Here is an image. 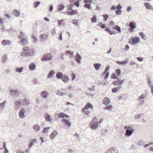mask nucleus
I'll list each match as a JSON object with an SVG mask.
<instances>
[{"instance_id":"864d4df0","label":"nucleus","mask_w":153,"mask_h":153,"mask_svg":"<svg viewBox=\"0 0 153 153\" xmlns=\"http://www.w3.org/2000/svg\"><path fill=\"white\" fill-rule=\"evenodd\" d=\"M144 143V142L142 140H139L138 143V144L139 145H143Z\"/></svg>"},{"instance_id":"69168bd1","label":"nucleus","mask_w":153,"mask_h":153,"mask_svg":"<svg viewBox=\"0 0 153 153\" xmlns=\"http://www.w3.org/2000/svg\"><path fill=\"white\" fill-rule=\"evenodd\" d=\"M72 23L74 24L75 25H78V21L76 20H73L72 21Z\"/></svg>"},{"instance_id":"39448f33","label":"nucleus","mask_w":153,"mask_h":153,"mask_svg":"<svg viewBox=\"0 0 153 153\" xmlns=\"http://www.w3.org/2000/svg\"><path fill=\"white\" fill-rule=\"evenodd\" d=\"M27 37L22 38L19 41V43L22 45H27L28 44Z\"/></svg>"},{"instance_id":"c756f323","label":"nucleus","mask_w":153,"mask_h":153,"mask_svg":"<svg viewBox=\"0 0 153 153\" xmlns=\"http://www.w3.org/2000/svg\"><path fill=\"white\" fill-rule=\"evenodd\" d=\"M45 117L47 121H50L51 120V116L48 114H45Z\"/></svg>"},{"instance_id":"4468645a","label":"nucleus","mask_w":153,"mask_h":153,"mask_svg":"<svg viewBox=\"0 0 153 153\" xmlns=\"http://www.w3.org/2000/svg\"><path fill=\"white\" fill-rule=\"evenodd\" d=\"M129 61V59L128 58L126 59L124 61L122 62H120L119 61H117V64H121L122 65H125L127 64Z\"/></svg>"},{"instance_id":"2eb2a0df","label":"nucleus","mask_w":153,"mask_h":153,"mask_svg":"<svg viewBox=\"0 0 153 153\" xmlns=\"http://www.w3.org/2000/svg\"><path fill=\"white\" fill-rule=\"evenodd\" d=\"M117 79L118 80L117 81H115L113 82V84L115 86H116L118 85H122V83H121V82L120 81V79Z\"/></svg>"},{"instance_id":"bf43d9fd","label":"nucleus","mask_w":153,"mask_h":153,"mask_svg":"<svg viewBox=\"0 0 153 153\" xmlns=\"http://www.w3.org/2000/svg\"><path fill=\"white\" fill-rule=\"evenodd\" d=\"M58 24L59 25H62V24L64 22V20L62 19L60 20H58Z\"/></svg>"},{"instance_id":"7c9ffc66","label":"nucleus","mask_w":153,"mask_h":153,"mask_svg":"<svg viewBox=\"0 0 153 153\" xmlns=\"http://www.w3.org/2000/svg\"><path fill=\"white\" fill-rule=\"evenodd\" d=\"M62 121L65 123V125H67V126L69 127L71 126V123L65 119H63Z\"/></svg>"},{"instance_id":"774afa93","label":"nucleus","mask_w":153,"mask_h":153,"mask_svg":"<svg viewBox=\"0 0 153 153\" xmlns=\"http://www.w3.org/2000/svg\"><path fill=\"white\" fill-rule=\"evenodd\" d=\"M112 92L113 93H115L118 91L117 89L116 88H114L112 89Z\"/></svg>"},{"instance_id":"ddd939ff","label":"nucleus","mask_w":153,"mask_h":153,"mask_svg":"<svg viewBox=\"0 0 153 153\" xmlns=\"http://www.w3.org/2000/svg\"><path fill=\"white\" fill-rule=\"evenodd\" d=\"M110 99L109 98L105 97L103 100L102 101V103L105 105H108L110 102Z\"/></svg>"},{"instance_id":"e2e57ef3","label":"nucleus","mask_w":153,"mask_h":153,"mask_svg":"<svg viewBox=\"0 0 153 153\" xmlns=\"http://www.w3.org/2000/svg\"><path fill=\"white\" fill-rule=\"evenodd\" d=\"M95 86L94 85H93L92 86L91 88H89V89L91 91H95Z\"/></svg>"},{"instance_id":"412c9836","label":"nucleus","mask_w":153,"mask_h":153,"mask_svg":"<svg viewBox=\"0 0 153 153\" xmlns=\"http://www.w3.org/2000/svg\"><path fill=\"white\" fill-rule=\"evenodd\" d=\"M115 147H111L105 153H115Z\"/></svg>"},{"instance_id":"a19ab883","label":"nucleus","mask_w":153,"mask_h":153,"mask_svg":"<svg viewBox=\"0 0 153 153\" xmlns=\"http://www.w3.org/2000/svg\"><path fill=\"white\" fill-rule=\"evenodd\" d=\"M6 101L5 100L3 102L0 104V107L3 108L5 106V105L6 103Z\"/></svg>"},{"instance_id":"9d476101","label":"nucleus","mask_w":153,"mask_h":153,"mask_svg":"<svg viewBox=\"0 0 153 153\" xmlns=\"http://www.w3.org/2000/svg\"><path fill=\"white\" fill-rule=\"evenodd\" d=\"M49 33L48 32L46 33H44L42 34L40 36V39H43L44 40H46L48 39V36Z\"/></svg>"},{"instance_id":"4be33fe9","label":"nucleus","mask_w":153,"mask_h":153,"mask_svg":"<svg viewBox=\"0 0 153 153\" xmlns=\"http://www.w3.org/2000/svg\"><path fill=\"white\" fill-rule=\"evenodd\" d=\"M77 13L76 10H72L70 11L67 12V15H74Z\"/></svg>"},{"instance_id":"7ed1b4c3","label":"nucleus","mask_w":153,"mask_h":153,"mask_svg":"<svg viewBox=\"0 0 153 153\" xmlns=\"http://www.w3.org/2000/svg\"><path fill=\"white\" fill-rule=\"evenodd\" d=\"M52 58V56L51 53H48L45 54L44 55L42 58H41L42 61H47L51 60Z\"/></svg>"},{"instance_id":"f8f14e48","label":"nucleus","mask_w":153,"mask_h":153,"mask_svg":"<svg viewBox=\"0 0 153 153\" xmlns=\"http://www.w3.org/2000/svg\"><path fill=\"white\" fill-rule=\"evenodd\" d=\"M34 51L33 49H30L27 52V56H33L34 53Z\"/></svg>"},{"instance_id":"5fc2aeb1","label":"nucleus","mask_w":153,"mask_h":153,"mask_svg":"<svg viewBox=\"0 0 153 153\" xmlns=\"http://www.w3.org/2000/svg\"><path fill=\"white\" fill-rule=\"evenodd\" d=\"M24 102H25V105H29L30 104V102L28 100L26 99H24Z\"/></svg>"},{"instance_id":"393cba45","label":"nucleus","mask_w":153,"mask_h":153,"mask_svg":"<svg viewBox=\"0 0 153 153\" xmlns=\"http://www.w3.org/2000/svg\"><path fill=\"white\" fill-rule=\"evenodd\" d=\"M101 65L100 63H95L94 64V66L97 71L99 70L100 67Z\"/></svg>"},{"instance_id":"f704fd0d","label":"nucleus","mask_w":153,"mask_h":153,"mask_svg":"<svg viewBox=\"0 0 153 153\" xmlns=\"http://www.w3.org/2000/svg\"><path fill=\"white\" fill-rule=\"evenodd\" d=\"M147 94H143L139 97L138 100H140L146 97Z\"/></svg>"},{"instance_id":"79ce46f5","label":"nucleus","mask_w":153,"mask_h":153,"mask_svg":"<svg viewBox=\"0 0 153 153\" xmlns=\"http://www.w3.org/2000/svg\"><path fill=\"white\" fill-rule=\"evenodd\" d=\"M85 4L84 5V7L85 8H88L89 9H90L91 8V4L89 3Z\"/></svg>"},{"instance_id":"c9c22d12","label":"nucleus","mask_w":153,"mask_h":153,"mask_svg":"<svg viewBox=\"0 0 153 153\" xmlns=\"http://www.w3.org/2000/svg\"><path fill=\"white\" fill-rule=\"evenodd\" d=\"M27 37V36H25V33H24L23 32L21 31L19 35V38L21 39L22 38Z\"/></svg>"},{"instance_id":"8fccbe9b","label":"nucleus","mask_w":153,"mask_h":153,"mask_svg":"<svg viewBox=\"0 0 153 153\" xmlns=\"http://www.w3.org/2000/svg\"><path fill=\"white\" fill-rule=\"evenodd\" d=\"M102 16L104 17V19L105 21H106L107 19L109 18L107 14H104L102 15Z\"/></svg>"},{"instance_id":"c85d7f7f","label":"nucleus","mask_w":153,"mask_h":153,"mask_svg":"<svg viewBox=\"0 0 153 153\" xmlns=\"http://www.w3.org/2000/svg\"><path fill=\"white\" fill-rule=\"evenodd\" d=\"M34 130L36 131H39L40 129V127L38 124H36L33 126Z\"/></svg>"},{"instance_id":"b1692460","label":"nucleus","mask_w":153,"mask_h":153,"mask_svg":"<svg viewBox=\"0 0 153 153\" xmlns=\"http://www.w3.org/2000/svg\"><path fill=\"white\" fill-rule=\"evenodd\" d=\"M63 74L61 72H58L56 74V76L57 78L58 79H62V77H63Z\"/></svg>"},{"instance_id":"0eeeda50","label":"nucleus","mask_w":153,"mask_h":153,"mask_svg":"<svg viewBox=\"0 0 153 153\" xmlns=\"http://www.w3.org/2000/svg\"><path fill=\"white\" fill-rule=\"evenodd\" d=\"M26 113V111L24 109H21L19 112V115L20 118L21 119H23L25 117V114Z\"/></svg>"},{"instance_id":"58836bf2","label":"nucleus","mask_w":153,"mask_h":153,"mask_svg":"<svg viewBox=\"0 0 153 153\" xmlns=\"http://www.w3.org/2000/svg\"><path fill=\"white\" fill-rule=\"evenodd\" d=\"M23 69V67H22L20 68H19L18 67H17L16 69V72H19V73H20L22 72Z\"/></svg>"},{"instance_id":"338daca9","label":"nucleus","mask_w":153,"mask_h":153,"mask_svg":"<svg viewBox=\"0 0 153 153\" xmlns=\"http://www.w3.org/2000/svg\"><path fill=\"white\" fill-rule=\"evenodd\" d=\"M21 56H27V52H26L25 51H24V52H22L21 53Z\"/></svg>"},{"instance_id":"dca6fc26","label":"nucleus","mask_w":153,"mask_h":153,"mask_svg":"<svg viewBox=\"0 0 153 153\" xmlns=\"http://www.w3.org/2000/svg\"><path fill=\"white\" fill-rule=\"evenodd\" d=\"M48 93L46 91H44L41 93V96L44 99H46L48 96Z\"/></svg>"},{"instance_id":"cd10ccee","label":"nucleus","mask_w":153,"mask_h":153,"mask_svg":"<svg viewBox=\"0 0 153 153\" xmlns=\"http://www.w3.org/2000/svg\"><path fill=\"white\" fill-rule=\"evenodd\" d=\"M7 55H4L2 58V62L3 63H4L7 61Z\"/></svg>"},{"instance_id":"49530a36","label":"nucleus","mask_w":153,"mask_h":153,"mask_svg":"<svg viewBox=\"0 0 153 153\" xmlns=\"http://www.w3.org/2000/svg\"><path fill=\"white\" fill-rule=\"evenodd\" d=\"M116 75L119 76L121 73V71L120 69H117L116 70Z\"/></svg>"},{"instance_id":"13d9d810","label":"nucleus","mask_w":153,"mask_h":153,"mask_svg":"<svg viewBox=\"0 0 153 153\" xmlns=\"http://www.w3.org/2000/svg\"><path fill=\"white\" fill-rule=\"evenodd\" d=\"M19 105H25V102H24V99L23 100L18 101Z\"/></svg>"},{"instance_id":"a18cd8bd","label":"nucleus","mask_w":153,"mask_h":153,"mask_svg":"<svg viewBox=\"0 0 153 153\" xmlns=\"http://www.w3.org/2000/svg\"><path fill=\"white\" fill-rule=\"evenodd\" d=\"M40 2L39 1H37L34 2V4L35 7H37L40 4Z\"/></svg>"},{"instance_id":"4d7b16f0","label":"nucleus","mask_w":153,"mask_h":153,"mask_svg":"<svg viewBox=\"0 0 153 153\" xmlns=\"http://www.w3.org/2000/svg\"><path fill=\"white\" fill-rule=\"evenodd\" d=\"M30 49L27 47H25L23 49V50L26 52H27Z\"/></svg>"},{"instance_id":"f257e3e1","label":"nucleus","mask_w":153,"mask_h":153,"mask_svg":"<svg viewBox=\"0 0 153 153\" xmlns=\"http://www.w3.org/2000/svg\"><path fill=\"white\" fill-rule=\"evenodd\" d=\"M124 128L126 130L125 135L126 136L129 137L131 136L134 131V130L132 127L128 126H125Z\"/></svg>"},{"instance_id":"052dcab7","label":"nucleus","mask_w":153,"mask_h":153,"mask_svg":"<svg viewBox=\"0 0 153 153\" xmlns=\"http://www.w3.org/2000/svg\"><path fill=\"white\" fill-rule=\"evenodd\" d=\"M122 13V11L121 10H117L116 11V13L118 15H120Z\"/></svg>"},{"instance_id":"72a5a7b5","label":"nucleus","mask_w":153,"mask_h":153,"mask_svg":"<svg viewBox=\"0 0 153 153\" xmlns=\"http://www.w3.org/2000/svg\"><path fill=\"white\" fill-rule=\"evenodd\" d=\"M114 30H116L117 31L118 33H120L121 32L120 27L117 25H115L114 27Z\"/></svg>"},{"instance_id":"37998d69","label":"nucleus","mask_w":153,"mask_h":153,"mask_svg":"<svg viewBox=\"0 0 153 153\" xmlns=\"http://www.w3.org/2000/svg\"><path fill=\"white\" fill-rule=\"evenodd\" d=\"M143 115L142 114L137 115L135 116V120L140 119L141 118V117H142Z\"/></svg>"},{"instance_id":"de8ad7c7","label":"nucleus","mask_w":153,"mask_h":153,"mask_svg":"<svg viewBox=\"0 0 153 153\" xmlns=\"http://www.w3.org/2000/svg\"><path fill=\"white\" fill-rule=\"evenodd\" d=\"M32 36H33V41L35 43L37 41V38L36 36H35V34L34 33H33L32 34Z\"/></svg>"},{"instance_id":"09e8293b","label":"nucleus","mask_w":153,"mask_h":153,"mask_svg":"<svg viewBox=\"0 0 153 153\" xmlns=\"http://www.w3.org/2000/svg\"><path fill=\"white\" fill-rule=\"evenodd\" d=\"M50 128V127H45L43 129V132L44 133H47L48 132V131Z\"/></svg>"},{"instance_id":"603ef678","label":"nucleus","mask_w":153,"mask_h":153,"mask_svg":"<svg viewBox=\"0 0 153 153\" xmlns=\"http://www.w3.org/2000/svg\"><path fill=\"white\" fill-rule=\"evenodd\" d=\"M80 1V0H77L75 2L74 5L77 7H79V2Z\"/></svg>"},{"instance_id":"a878e982","label":"nucleus","mask_w":153,"mask_h":153,"mask_svg":"<svg viewBox=\"0 0 153 153\" xmlns=\"http://www.w3.org/2000/svg\"><path fill=\"white\" fill-rule=\"evenodd\" d=\"M105 30L110 35L112 34L115 35L116 34V33L114 31H111L109 28H106L105 29Z\"/></svg>"},{"instance_id":"bb28decb","label":"nucleus","mask_w":153,"mask_h":153,"mask_svg":"<svg viewBox=\"0 0 153 153\" xmlns=\"http://www.w3.org/2000/svg\"><path fill=\"white\" fill-rule=\"evenodd\" d=\"M13 13L16 17H18L20 16V12L16 10H14L13 11Z\"/></svg>"},{"instance_id":"20e7f679","label":"nucleus","mask_w":153,"mask_h":153,"mask_svg":"<svg viewBox=\"0 0 153 153\" xmlns=\"http://www.w3.org/2000/svg\"><path fill=\"white\" fill-rule=\"evenodd\" d=\"M140 38L136 37H133L131 40H129L128 42L131 45H135L138 43L140 41Z\"/></svg>"},{"instance_id":"423d86ee","label":"nucleus","mask_w":153,"mask_h":153,"mask_svg":"<svg viewBox=\"0 0 153 153\" xmlns=\"http://www.w3.org/2000/svg\"><path fill=\"white\" fill-rule=\"evenodd\" d=\"M129 26L130 28L129 30L130 32H132L134 29L136 28V25L135 22H131L129 23Z\"/></svg>"},{"instance_id":"473e14b6","label":"nucleus","mask_w":153,"mask_h":153,"mask_svg":"<svg viewBox=\"0 0 153 153\" xmlns=\"http://www.w3.org/2000/svg\"><path fill=\"white\" fill-rule=\"evenodd\" d=\"M58 133L57 131H55L52 132L50 135V138L51 139H53L54 138L56 135Z\"/></svg>"},{"instance_id":"1a4fd4ad","label":"nucleus","mask_w":153,"mask_h":153,"mask_svg":"<svg viewBox=\"0 0 153 153\" xmlns=\"http://www.w3.org/2000/svg\"><path fill=\"white\" fill-rule=\"evenodd\" d=\"M10 93L11 95L13 97H17L19 95V91L17 89L15 90L12 89L10 91Z\"/></svg>"},{"instance_id":"e433bc0d","label":"nucleus","mask_w":153,"mask_h":153,"mask_svg":"<svg viewBox=\"0 0 153 153\" xmlns=\"http://www.w3.org/2000/svg\"><path fill=\"white\" fill-rule=\"evenodd\" d=\"M65 6L63 4L59 5L58 6V10L61 11L62 10L65 8Z\"/></svg>"},{"instance_id":"6e6552de","label":"nucleus","mask_w":153,"mask_h":153,"mask_svg":"<svg viewBox=\"0 0 153 153\" xmlns=\"http://www.w3.org/2000/svg\"><path fill=\"white\" fill-rule=\"evenodd\" d=\"M93 106L90 103H88L85 106L84 108H82L81 111L85 113V111L88 108H92Z\"/></svg>"},{"instance_id":"a211bd4d","label":"nucleus","mask_w":153,"mask_h":153,"mask_svg":"<svg viewBox=\"0 0 153 153\" xmlns=\"http://www.w3.org/2000/svg\"><path fill=\"white\" fill-rule=\"evenodd\" d=\"M58 117L60 118H64L65 117H66L68 118L69 117V116L67 114L63 112H61L59 114Z\"/></svg>"},{"instance_id":"f03ea898","label":"nucleus","mask_w":153,"mask_h":153,"mask_svg":"<svg viewBox=\"0 0 153 153\" xmlns=\"http://www.w3.org/2000/svg\"><path fill=\"white\" fill-rule=\"evenodd\" d=\"M98 121L96 117L93 118L92 122L90 123L91 128L92 129H96L98 126Z\"/></svg>"},{"instance_id":"6e6d98bb","label":"nucleus","mask_w":153,"mask_h":153,"mask_svg":"<svg viewBox=\"0 0 153 153\" xmlns=\"http://www.w3.org/2000/svg\"><path fill=\"white\" fill-rule=\"evenodd\" d=\"M130 65H132L134 67L137 68L138 66V65L134 62H131Z\"/></svg>"},{"instance_id":"0e129e2a","label":"nucleus","mask_w":153,"mask_h":153,"mask_svg":"<svg viewBox=\"0 0 153 153\" xmlns=\"http://www.w3.org/2000/svg\"><path fill=\"white\" fill-rule=\"evenodd\" d=\"M145 6L148 9L149 6L150 5V4L148 2H145L144 4Z\"/></svg>"},{"instance_id":"4c0bfd02","label":"nucleus","mask_w":153,"mask_h":153,"mask_svg":"<svg viewBox=\"0 0 153 153\" xmlns=\"http://www.w3.org/2000/svg\"><path fill=\"white\" fill-rule=\"evenodd\" d=\"M100 26L101 28L103 29L105 27V24H103L101 22H100L97 25Z\"/></svg>"},{"instance_id":"3c124183","label":"nucleus","mask_w":153,"mask_h":153,"mask_svg":"<svg viewBox=\"0 0 153 153\" xmlns=\"http://www.w3.org/2000/svg\"><path fill=\"white\" fill-rule=\"evenodd\" d=\"M112 106L111 105L106 106L105 108V109L107 110H110L112 109Z\"/></svg>"},{"instance_id":"f3484780","label":"nucleus","mask_w":153,"mask_h":153,"mask_svg":"<svg viewBox=\"0 0 153 153\" xmlns=\"http://www.w3.org/2000/svg\"><path fill=\"white\" fill-rule=\"evenodd\" d=\"M55 74V72L53 70L51 71L47 76L48 78H52L53 76Z\"/></svg>"},{"instance_id":"2f4dec72","label":"nucleus","mask_w":153,"mask_h":153,"mask_svg":"<svg viewBox=\"0 0 153 153\" xmlns=\"http://www.w3.org/2000/svg\"><path fill=\"white\" fill-rule=\"evenodd\" d=\"M63 90V89H62V90H58L57 91H56V94L59 95L60 96H63L65 95V94H63L62 93V91Z\"/></svg>"},{"instance_id":"680f3d73","label":"nucleus","mask_w":153,"mask_h":153,"mask_svg":"<svg viewBox=\"0 0 153 153\" xmlns=\"http://www.w3.org/2000/svg\"><path fill=\"white\" fill-rule=\"evenodd\" d=\"M74 5L73 4H71L70 6H69L68 9L69 11H71L73 9V7L74 6Z\"/></svg>"},{"instance_id":"c03bdc74","label":"nucleus","mask_w":153,"mask_h":153,"mask_svg":"<svg viewBox=\"0 0 153 153\" xmlns=\"http://www.w3.org/2000/svg\"><path fill=\"white\" fill-rule=\"evenodd\" d=\"M147 81L148 82L149 86V87H151H151L153 86H152V83L151 82L150 79L149 78L148 79Z\"/></svg>"},{"instance_id":"ea45409f","label":"nucleus","mask_w":153,"mask_h":153,"mask_svg":"<svg viewBox=\"0 0 153 153\" xmlns=\"http://www.w3.org/2000/svg\"><path fill=\"white\" fill-rule=\"evenodd\" d=\"M91 22L93 23L96 22L97 17L96 16H94L91 19Z\"/></svg>"},{"instance_id":"aec40b11","label":"nucleus","mask_w":153,"mask_h":153,"mask_svg":"<svg viewBox=\"0 0 153 153\" xmlns=\"http://www.w3.org/2000/svg\"><path fill=\"white\" fill-rule=\"evenodd\" d=\"M36 67V65L34 63H31L29 65V68L30 70H34Z\"/></svg>"},{"instance_id":"9b49d317","label":"nucleus","mask_w":153,"mask_h":153,"mask_svg":"<svg viewBox=\"0 0 153 153\" xmlns=\"http://www.w3.org/2000/svg\"><path fill=\"white\" fill-rule=\"evenodd\" d=\"M75 60L79 64H81V60L82 59V57L80 56L78 53H76V56L75 57Z\"/></svg>"},{"instance_id":"6ab92c4d","label":"nucleus","mask_w":153,"mask_h":153,"mask_svg":"<svg viewBox=\"0 0 153 153\" xmlns=\"http://www.w3.org/2000/svg\"><path fill=\"white\" fill-rule=\"evenodd\" d=\"M11 43V42L10 41L6 40H3L1 42L2 45H10Z\"/></svg>"},{"instance_id":"5701e85b","label":"nucleus","mask_w":153,"mask_h":153,"mask_svg":"<svg viewBox=\"0 0 153 153\" xmlns=\"http://www.w3.org/2000/svg\"><path fill=\"white\" fill-rule=\"evenodd\" d=\"M62 79L63 82H66L69 81V78L67 75L64 74L62 77Z\"/></svg>"}]
</instances>
